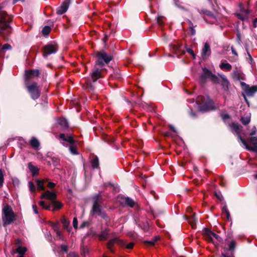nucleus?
Listing matches in <instances>:
<instances>
[{"mask_svg":"<svg viewBox=\"0 0 257 257\" xmlns=\"http://www.w3.org/2000/svg\"><path fill=\"white\" fill-rule=\"evenodd\" d=\"M235 15H236V17L238 19H239V20H242V21L244 20L246 18V16H243V15L239 14V13H237Z\"/></svg>","mask_w":257,"mask_h":257,"instance_id":"obj_48","label":"nucleus"},{"mask_svg":"<svg viewBox=\"0 0 257 257\" xmlns=\"http://www.w3.org/2000/svg\"><path fill=\"white\" fill-rule=\"evenodd\" d=\"M103 199L100 193L95 194L92 197V206L90 212V214L92 216H100L105 220H108L109 217L105 212L102 210L101 204L103 203Z\"/></svg>","mask_w":257,"mask_h":257,"instance_id":"obj_1","label":"nucleus"},{"mask_svg":"<svg viewBox=\"0 0 257 257\" xmlns=\"http://www.w3.org/2000/svg\"><path fill=\"white\" fill-rule=\"evenodd\" d=\"M66 140L65 141V142H67L68 143H69L71 145H73L75 144V141L73 139V137L72 136L71 134L66 133Z\"/></svg>","mask_w":257,"mask_h":257,"instance_id":"obj_32","label":"nucleus"},{"mask_svg":"<svg viewBox=\"0 0 257 257\" xmlns=\"http://www.w3.org/2000/svg\"><path fill=\"white\" fill-rule=\"evenodd\" d=\"M40 74L38 69H30L25 71V83H30V80L35 77H38Z\"/></svg>","mask_w":257,"mask_h":257,"instance_id":"obj_10","label":"nucleus"},{"mask_svg":"<svg viewBox=\"0 0 257 257\" xmlns=\"http://www.w3.org/2000/svg\"><path fill=\"white\" fill-rule=\"evenodd\" d=\"M47 186L49 188L52 189L55 187L56 184L52 182H49Z\"/></svg>","mask_w":257,"mask_h":257,"instance_id":"obj_60","label":"nucleus"},{"mask_svg":"<svg viewBox=\"0 0 257 257\" xmlns=\"http://www.w3.org/2000/svg\"><path fill=\"white\" fill-rule=\"evenodd\" d=\"M61 222L63 224L64 228L68 230L70 222L64 216L62 217Z\"/></svg>","mask_w":257,"mask_h":257,"instance_id":"obj_33","label":"nucleus"},{"mask_svg":"<svg viewBox=\"0 0 257 257\" xmlns=\"http://www.w3.org/2000/svg\"><path fill=\"white\" fill-rule=\"evenodd\" d=\"M198 12L200 14H205L206 16L212 18L214 19H216V16L214 15V14L212 13L210 11L207 10L205 9H198L197 10Z\"/></svg>","mask_w":257,"mask_h":257,"instance_id":"obj_19","label":"nucleus"},{"mask_svg":"<svg viewBox=\"0 0 257 257\" xmlns=\"http://www.w3.org/2000/svg\"><path fill=\"white\" fill-rule=\"evenodd\" d=\"M256 128L255 126H254L251 130V132L249 134V136H253L254 135H255L256 134Z\"/></svg>","mask_w":257,"mask_h":257,"instance_id":"obj_56","label":"nucleus"},{"mask_svg":"<svg viewBox=\"0 0 257 257\" xmlns=\"http://www.w3.org/2000/svg\"><path fill=\"white\" fill-rule=\"evenodd\" d=\"M135 221L136 224L145 231H147L149 230V224L147 221H141L139 218L136 217L135 218Z\"/></svg>","mask_w":257,"mask_h":257,"instance_id":"obj_15","label":"nucleus"},{"mask_svg":"<svg viewBox=\"0 0 257 257\" xmlns=\"http://www.w3.org/2000/svg\"><path fill=\"white\" fill-rule=\"evenodd\" d=\"M35 181L36 182L37 190L38 191H44L45 190V187L44 186V184L45 183V180L37 179H36Z\"/></svg>","mask_w":257,"mask_h":257,"instance_id":"obj_20","label":"nucleus"},{"mask_svg":"<svg viewBox=\"0 0 257 257\" xmlns=\"http://www.w3.org/2000/svg\"><path fill=\"white\" fill-rule=\"evenodd\" d=\"M221 117L224 121H225L226 119L230 118V115L226 113L223 114L221 115Z\"/></svg>","mask_w":257,"mask_h":257,"instance_id":"obj_58","label":"nucleus"},{"mask_svg":"<svg viewBox=\"0 0 257 257\" xmlns=\"http://www.w3.org/2000/svg\"><path fill=\"white\" fill-rule=\"evenodd\" d=\"M4 182V171L0 169V187H2Z\"/></svg>","mask_w":257,"mask_h":257,"instance_id":"obj_42","label":"nucleus"},{"mask_svg":"<svg viewBox=\"0 0 257 257\" xmlns=\"http://www.w3.org/2000/svg\"><path fill=\"white\" fill-rule=\"evenodd\" d=\"M71 0H64L61 6L57 9V14L62 15L66 13L68 9Z\"/></svg>","mask_w":257,"mask_h":257,"instance_id":"obj_11","label":"nucleus"},{"mask_svg":"<svg viewBox=\"0 0 257 257\" xmlns=\"http://www.w3.org/2000/svg\"><path fill=\"white\" fill-rule=\"evenodd\" d=\"M246 50L247 51V56H248V57L246 58V59L248 60V62L250 64H252V63H254V61H253V58H252L250 54L249 53V52L247 50V49L246 48Z\"/></svg>","mask_w":257,"mask_h":257,"instance_id":"obj_45","label":"nucleus"},{"mask_svg":"<svg viewBox=\"0 0 257 257\" xmlns=\"http://www.w3.org/2000/svg\"><path fill=\"white\" fill-rule=\"evenodd\" d=\"M134 246V243L133 242H130L126 245V247L128 249H132Z\"/></svg>","mask_w":257,"mask_h":257,"instance_id":"obj_63","label":"nucleus"},{"mask_svg":"<svg viewBox=\"0 0 257 257\" xmlns=\"http://www.w3.org/2000/svg\"><path fill=\"white\" fill-rule=\"evenodd\" d=\"M52 227L55 232L60 230L58 223H52Z\"/></svg>","mask_w":257,"mask_h":257,"instance_id":"obj_46","label":"nucleus"},{"mask_svg":"<svg viewBox=\"0 0 257 257\" xmlns=\"http://www.w3.org/2000/svg\"><path fill=\"white\" fill-rule=\"evenodd\" d=\"M223 213L226 214V219L229 220L230 219V215L229 210L227 208L226 206H224L222 209Z\"/></svg>","mask_w":257,"mask_h":257,"instance_id":"obj_41","label":"nucleus"},{"mask_svg":"<svg viewBox=\"0 0 257 257\" xmlns=\"http://www.w3.org/2000/svg\"><path fill=\"white\" fill-rule=\"evenodd\" d=\"M220 68L221 69H224L228 71H229L231 69L232 66L230 64L228 63H222L220 65Z\"/></svg>","mask_w":257,"mask_h":257,"instance_id":"obj_35","label":"nucleus"},{"mask_svg":"<svg viewBox=\"0 0 257 257\" xmlns=\"http://www.w3.org/2000/svg\"><path fill=\"white\" fill-rule=\"evenodd\" d=\"M69 151L70 153L73 155H77L78 154V152L77 150V147L76 146L73 145H70L69 147Z\"/></svg>","mask_w":257,"mask_h":257,"instance_id":"obj_37","label":"nucleus"},{"mask_svg":"<svg viewBox=\"0 0 257 257\" xmlns=\"http://www.w3.org/2000/svg\"><path fill=\"white\" fill-rule=\"evenodd\" d=\"M2 219L3 225L4 227H7L8 225L13 223L16 220V215L11 206L8 204L3 208Z\"/></svg>","mask_w":257,"mask_h":257,"instance_id":"obj_3","label":"nucleus"},{"mask_svg":"<svg viewBox=\"0 0 257 257\" xmlns=\"http://www.w3.org/2000/svg\"><path fill=\"white\" fill-rule=\"evenodd\" d=\"M61 250L65 253H67L68 251V246L65 244H62L60 246Z\"/></svg>","mask_w":257,"mask_h":257,"instance_id":"obj_49","label":"nucleus"},{"mask_svg":"<svg viewBox=\"0 0 257 257\" xmlns=\"http://www.w3.org/2000/svg\"><path fill=\"white\" fill-rule=\"evenodd\" d=\"M52 204L54 206V208L52 210L53 211H55L56 210L60 209L63 207V204L59 201L54 200L52 202Z\"/></svg>","mask_w":257,"mask_h":257,"instance_id":"obj_26","label":"nucleus"},{"mask_svg":"<svg viewBox=\"0 0 257 257\" xmlns=\"http://www.w3.org/2000/svg\"><path fill=\"white\" fill-rule=\"evenodd\" d=\"M91 166L93 169H99V159L97 156H95L91 162Z\"/></svg>","mask_w":257,"mask_h":257,"instance_id":"obj_24","label":"nucleus"},{"mask_svg":"<svg viewBox=\"0 0 257 257\" xmlns=\"http://www.w3.org/2000/svg\"><path fill=\"white\" fill-rule=\"evenodd\" d=\"M186 51L192 56L193 59H195V54L191 48H186Z\"/></svg>","mask_w":257,"mask_h":257,"instance_id":"obj_50","label":"nucleus"},{"mask_svg":"<svg viewBox=\"0 0 257 257\" xmlns=\"http://www.w3.org/2000/svg\"><path fill=\"white\" fill-rule=\"evenodd\" d=\"M119 202L123 206L127 205L131 208L134 207L135 204L134 200L128 197L121 196L120 198Z\"/></svg>","mask_w":257,"mask_h":257,"instance_id":"obj_12","label":"nucleus"},{"mask_svg":"<svg viewBox=\"0 0 257 257\" xmlns=\"http://www.w3.org/2000/svg\"><path fill=\"white\" fill-rule=\"evenodd\" d=\"M116 241H118L120 243L122 242L121 240H119L117 238H114L110 239L107 243V248H108L109 251L112 253H114L115 251L112 246Z\"/></svg>","mask_w":257,"mask_h":257,"instance_id":"obj_17","label":"nucleus"},{"mask_svg":"<svg viewBox=\"0 0 257 257\" xmlns=\"http://www.w3.org/2000/svg\"><path fill=\"white\" fill-rule=\"evenodd\" d=\"M203 73L200 75V81L202 84H205L206 82V79L210 78L212 73L211 71L206 68L202 69Z\"/></svg>","mask_w":257,"mask_h":257,"instance_id":"obj_13","label":"nucleus"},{"mask_svg":"<svg viewBox=\"0 0 257 257\" xmlns=\"http://www.w3.org/2000/svg\"><path fill=\"white\" fill-rule=\"evenodd\" d=\"M88 225H89V223H88V221H84L80 225V228H83L85 226H88Z\"/></svg>","mask_w":257,"mask_h":257,"instance_id":"obj_59","label":"nucleus"},{"mask_svg":"<svg viewBox=\"0 0 257 257\" xmlns=\"http://www.w3.org/2000/svg\"><path fill=\"white\" fill-rule=\"evenodd\" d=\"M172 51L176 54L184 55L185 53V51L182 49V45L180 44L172 45Z\"/></svg>","mask_w":257,"mask_h":257,"instance_id":"obj_16","label":"nucleus"},{"mask_svg":"<svg viewBox=\"0 0 257 257\" xmlns=\"http://www.w3.org/2000/svg\"><path fill=\"white\" fill-rule=\"evenodd\" d=\"M58 49V45L55 42L49 43L43 47V56L46 58L48 55L55 53Z\"/></svg>","mask_w":257,"mask_h":257,"instance_id":"obj_8","label":"nucleus"},{"mask_svg":"<svg viewBox=\"0 0 257 257\" xmlns=\"http://www.w3.org/2000/svg\"><path fill=\"white\" fill-rule=\"evenodd\" d=\"M233 77L234 79H235L236 80H245V77L243 75V74H242V73L239 72L237 70H235V71H233Z\"/></svg>","mask_w":257,"mask_h":257,"instance_id":"obj_22","label":"nucleus"},{"mask_svg":"<svg viewBox=\"0 0 257 257\" xmlns=\"http://www.w3.org/2000/svg\"><path fill=\"white\" fill-rule=\"evenodd\" d=\"M240 121L243 124L247 125L250 121V117L248 116L245 117H241Z\"/></svg>","mask_w":257,"mask_h":257,"instance_id":"obj_39","label":"nucleus"},{"mask_svg":"<svg viewBox=\"0 0 257 257\" xmlns=\"http://www.w3.org/2000/svg\"><path fill=\"white\" fill-rule=\"evenodd\" d=\"M214 195L220 201H222L223 200V197L220 193H217L215 192Z\"/></svg>","mask_w":257,"mask_h":257,"instance_id":"obj_52","label":"nucleus"},{"mask_svg":"<svg viewBox=\"0 0 257 257\" xmlns=\"http://www.w3.org/2000/svg\"><path fill=\"white\" fill-rule=\"evenodd\" d=\"M59 137L60 138V139H62L63 141H65V140H66V133L65 134V133H61L59 134Z\"/></svg>","mask_w":257,"mask_h":257,"instance_id":"obj_53","label":"nucleus"},{"mask_svg":"<svg viewBox=\"0 0 257 257\" xmlns=\"http://www.w3.org/2000/svg\"><path fill=\"white\" fill-rule=\"evenodd\" d=\"M106 73V69L100 67L97 65H94L92 69L90 75L93 82H95L98 79L103 77V73Z\"/></svg>","mask_w":257,"mask_h":257,"instance_id":"obj_7","label":"nucleus"},{"mask_svg":"<svg viewBox=\"0 0 257 257\" xmlns=\"http://www.w3.org/2000/svg\"><path fill=\"white\" fill-rule=\"evenodd\" d=\"M211 53V50L209 45L207 43H205L202 49V56L209 55Z\"/></svg>","mask_w":257,"mask_h":257,"instance_id":"obj_23","label":"nucleus"},{"mask_svg":"<svg viewBox=\"0 0 257 257\" xmlns=\"http://www.w3.org/2000/svg\"><path fill=\"white\" fill-rule=\"evenodd\" d=\"M157 23L159 24V25H162L163 24V22H162V17L161 16H158L157 17Z\"/></svg>","mask_w":257,"mask_h":257,"instance_id":"obj_62","label":"nucleus"},{"mask_svg":"<svg viewBox=\"0 0 257 257\" xmlns=\"http://www.w3.org/2000/svg\"><path fill=\"white\" fill-rule=\"evenodd\" d=\"M238 139L241 141L245 148L251 152L257 153V137L251 136L245 141L241 136H238Z\"/></svg>","mask_w":257,"mask_h":257,"instance_id":"obj_6","label":"nucleus"},{"mask_svg":"<svg viewBox=\"0 0 257 257\" xmlns=\"http://www.w3.org/2000/svg\"><path fill=\"white\" fill-rule=\"evenodd\" d=\"M231 128L235 131V132L237 134L238 136H240L239 134L240 133V128L239 125L235 123H232L230 125Z\"/></svg>","mask_w":257,"mask_h":257,"instance_id":"obj_30","label":"nucleus"},{"mask_svg":"<svg viewBox=\"0 0 257 257\" xmlns=\"http://www.w3.org/2000/svg\"><path fill=\"white\" fill-rule=\"evenodd\" d=\"M96 60L95 65L103 68L112 59V56L104 51H98L96 53Z\"/></svg>","mask_w":257,"mask_h":257,"instance_id":"obj_4","label":"nucleus"},{"mask_svg":"<svg viewBox=\"0 0 257 257\" xmlns=\"http://www.w3.org/2000/svg\"><path fill=\"white\" fill-rule=\"evenodd\" d=\"M52 161H53V165L54 166H57L58 164H59V160L57 158H53Z\"/></svg>","mask_w":257,"mask_h":257,"instance_id":"obj_64","label":"nucleus"},{"mask_svg":"<svg viewBox=\"0 0 257 257\" xmlns=\"http://www.w3.org/2000/svg\"><path fill=\"white\" fill-rule=\"evenodd\" d=\"M236 246V242L233 240H231L229 244H228V249L229 250L231 251V255H233Z\"/></svg>","mask_w":257,"mask_h":257,"instance_id":"obj_31","label":"nucleus"},{"mask_svg":"<svg viewBox=\"0 0 257 257\" xmlns=\"http://www.w3.org/2000/svg\"><path fill=\"white\" fill-rule=\"evenodd\" d=\"M20 181L18 179L15 178V179H13V183L14 185L19 186L20 184Z\"/></svg>","mask_w":257,"mask_h":257,"instance_id":"obj_54","label":"nucleus"},{"mask_svg":"<svg viewBox=\"0 0 257 257\" xmlns=\"http://www.w3.org/2000/svg\"><path fill=\"white\" fill-rule=\"evenodd\" d=\"M222 81L221 83V85L223 88L225 90L227 89L228 87L229 81L227 79L226 77L223 75L221 77Z\"/></svg>","mask_w":257,"mask_h":257,"instance_id":"obj_29","label":"nucleus"},{"mask_svg":"<svg viewBox=\"0 0 257 257\" xmlns=\"http://www.w3.org/2000/svg\"><path fill=\"white\" fill-rule=\"evenodd\" d=\"M56 233L57 234V236L59 238V239H62V240L63 239V235H62L60 230H59V231L56 232Z\"/></svg>","mask_w":257,"mask_h":257,"instance_id":"obj_61","label":"nucleus"},{"mask_svg":"<svg viewBox=\"0 0 257 257\" xmlns=\"http://www.w3.org/2000/svg\"><path fill=\"white\" fill-rule=\"evenodd\" d=\"M145 243L149 246H154L155 244L153 239L149 241H145Z\"/></svg>","mask_w":257,"mask_h":257,"instance_id":"obj_57","label":"nucleus"},{"mask_svg":"<svg viewBox=\"0 0 257 257\" xmlns=\"http://www.w3.org/2000/svg\"><path fill=\"white\" fill-rule=\"evenodd\" d=\"M30 144L31 147L34 149H37L40 146V143L38 140L34 137L31 139Z\"/></svg>","mask_w":257,"mask_h":257,"instance_id":"obj_28","label":"nucleus"},{"mask_svg":"<svg viewBox=\"0 0 257 257\" xmlns=\"http://www.w3.org/2000/svg\"><path fill=\"white\" fill-rule=\"evenodd\" d=\"M207 231L210 233V234H212V236L214 237L217 240L219 241H222L221 238L217 234L214 233L210 229H206Z\"/></svg>","mask_w":257,"mask_h":257,"instance_id":"obj_43","label":"nucleus"},{"mask_svg":"<svg viewBox=\"0 0 257 257\" xmlns=\"http://www.w3.org/2000/svg\"><path fill=\"white\" fill-rule=\"evenodd\" d=\"M51 28L50 26H45L42 30V33L44 36H47L49 34Z\"/></svg>","mask_w":257,"mask_h":257,"instance_id":"obj_34","label":"nucleus"},{"mask_svg":"<svg viewBox=\"0 0 257 257\" xmlns=\"http://www.w3.org/2000/svg\"><path fill=\"white\" fill-rule=\"evenodd\" d=\"M28 168L32 173L33 176H35L39 174V169L32 165V163L28 164Z\"/></svg>","mask_w":257,"mask_h":257,"instance_id":"obj_21","label":"nucleus"},{"mask_svg":"<svg viewBox=\"0 0 257 257\" xmlns=\"http://www.w3.org/2000/svg\"><path fill=\"white\" fill-rule=\"evenodd\" d=\"M73 225L75 229H77L78 227V221L76 217H74L73 220Z\"/></svg>","mask_w":257,"mask_h":257,"instance_id":"obj_51","label":"nucleus"},{"mask_svg":"<svg viewBox=\"0 0 257 257\" xmlns=\"http://www.w3.org/2000/svg\"><path fill=\"white\" fill-rule=\"evenodd\" d=\"M25 86L33 100H35L40 97L41 90L37 82H34L31 84L27 82L25 83Z\"/></svg>","mask_w":257,"mask_h":257,"instance_id":"obj_5","label":"nucleus"},{"mask_svg":"<svg viewBox=\"0 0 257 257\" xmlns=\"http://www.w3.org/2000/svg\"><path fill=\"white\" fill-rule=\"evenodd\" d=\"M189 34L192 36H194L196 34V31L194 28H191L189 29Z\"/></svg>","mask_w":257,"mask_h":257,"instance_id":"obj_55","label":"nucleus"},{"mask_svg":"<svg viewBox=\"0 0 257 257\" xmlns=\"http://www.w3.org/2000/svg\"><path fill=\"white\" fill-rule=\"evenodd\" d=\"M40 198L50 200L52 202L54 200H56L57 195L54 192L46 191L41 195Z\"/></svg>","mask_w":257,"mask_h":257,"instance_id":"obj_14","label":"nucleus"},{"mask_svg":"<svg viewBox=\"0 0 257 257\" xmlns=\"http://www.w3.org/2000/svg\"><path fill=\"white\" fill-rule=\"evenodd\" d=\"M28 184L30 192L32 193H35L36 189L34 183L32 181H29Z\"/></svg>","mask_w":257,"mask_h":257,"instance_id":"obj_40","label":"nucleus"},{"mask_svg":"<svg viewBox=\"0 0 257 257\" xmlns=\"http://www.w3.org/2000/svg\"><path fill=\"white\" fill-rule=\"evenodd\" d=\"M241 86L248 96H252L254 93L257 92V86L253 85L251 87L244 82H240Z\"/></svg>","mask_w":257,"mask_h":257,"instance_id":"obj_9","label":"nucleus"},{"mask_svg":"<svg viewBox=\"0 0 257 257\" xmlns=\"http://www.w3.org/2000/svg\"><path fill=\"white\" fill-rule=\"evenodd\" d=\"M195 214H194L193 216L190 217V220H189V222L193 227L196 225L197 222V219L195 218Z\"/></svg>","mask_w":257,"mask_h":257,"instance_id":"obj_44","label":"nucleus"},{"mask_svg":"<svg viewBox=\"0 0 257 257\" xmlns=\"http://www.w3.org/2000/svg\"><path fill=\"white\" fill-rule=\"evenodd\" d=\"M58 123L62 127L64 131L68 129L69 124L66 118L64 117L59 118Z\"/></svg>","mask_w":257,"mask_h":257,"instance_id":"obj_18","label":"nucleus"},{"mask_svg":"<svg viewBox=\"0 0 257 257\" xmlns=\"http://www.w3.org/2000/svg\"><path fill=\"white\" fill-rule=\"evenodd\" d=\"M206 229H209L208 228H204L203 230L204 235L206 237V239L208 241L213 242V239L212 238V235L210 234L209 232H208L206 230Z\"/></svg>","mask_w":257,"mask_h":257,"instance_id":"obj_27","label":"nucleus"},{"mask_svg":"<svg viewBox=\"0 0 257 257\" xmlns=\"http://www.w3.org/2000/svg\"><path fill=\"white\" fill-rule=\"evenodd\" d=\"M198 109L202 112L212 111L216 109L213 101L209 97L200 95L196 98Z\"/></svg>","mask_w":257,"mask_h":257,"instance_id":"obj_2","label":"nucleus"},{"mask_svg":"<svg viewBox=\"0 0 257 257\" xmlns=\"http://www.w3.org/2000/svg\"><path fill=\"white\" fill-rule=\"evenodd\" d=\"M210 80L215 84H218L220 83L219 78L214 74H212L210 78Z\"/></svg>","mask_w":257,"mask_h":257,"instance_id":"obj_38","label":"nucleus"},{"mask_svg":"<svg viewBox=\"0 0 257 257\" xmlns=\"http://www.w3.org/2000/svg\"><path fill=\"white\" fill-rule=\"evenodd\" d=\"M109 229L106 228L104 230H103L101 233L98 235V237L100 240H106L107 238L108 235Z\"/></svg>","mask_w":257,"mask_h":257,"instance_id":"obj_25","label":"nucleus"},{"mask_svg":"<svg viewBox=\"0 0 257 257\" xmlns=\"http://www.w3.org/2000/svg\"><path fill=\"white\" fill-rule=\"evenodd\" d=\"M81 252H82L81 254L82 255H84L85 254L88 253L89 252L88 248L84 246H83L81 247Z\"/></svg>","mask_w":257,"mask_h":257,"instance_id":"obj_47","label":"nucleus"},{"mask_svg":"<svg viewBox=\"0 0 257 257\" xmlns=\"http://www.w3.org/2000/svg\"><path fill=\"white\" fill-rule=\"evenodd\" d=\"M27 249L26 247H23L19 246L17 249V252L20 254V255H24L27 251Z\"/></svg>","mask_w":257,"mask_h":257,"instance_id":"obj_36","label":"nucleus"}]
</instances>
